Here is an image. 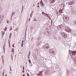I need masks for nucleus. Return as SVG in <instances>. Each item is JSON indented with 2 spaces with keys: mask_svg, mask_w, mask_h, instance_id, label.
Here are the masks:
<instances>
[{
  "mask_svg": "<svg viewBox=\"0 0 76 76\" xmlns=\"http://www.w3.org/2000/svg\"><path fill=\"white\" fill-rule=\"evenodd\" d=\"M45 3H47V2L48 1V0H45Z\"/></svg>",
  "mask_w": 76,
  "mask_h": 76,
  "instance_id": "2eb2a0df",
  "label": "nucleus"
},
{
  "mask_svg": "<svg viewBox=\"0 0 76 76\" xmlns=\"http://www.w3.org/2000/svg\"><path fill=\"white\" fill-rule=\"evenodd\" d=\"M23 76H25V75L24 74H23Z\"/></svg>",
  "mask_w": 76,
  "mask_h": 76,
  "instance_id": "393cba45",
  "label": "nucleus"
},
{
  "mask_svg": "<svg viewBox=\"0 0 76 76\" xmlns=\"http://www.w3.org/2000/svg\"><path fill=\"white\" fill-rule=\"evenodd\" d=\"M10 42H9V44H10Z\"/></svg>",
  "mask_w": 76,
  "mask_h": 76,
  "instance_id": "cd10ccee",
  "label": "nucleus"
},
{
  "mask_svg": "<svg viewBox=\"0 0 76 76\" xmlns=\"http://www.w3.org/2000/svg\"><path fill=\"white\" fill-rule=\"evenodd\" d=\"M37 20H35V21H37Z\"/></svg>",
  "mask_w": 76,
  "mask_h": 76,
  "instance_id": "f704fd0d",
  "label": "nucleus"
},
{
  "mask_svg": "<svg viewBox=\"0 0 76 76\" xmlns=\"http://www.w3.org/2000/svg\"><path fill=\"white\" fill-rule=\"evenodd\" d=\"M12 27L11 26L10 27V31H11V30H12Z\"/></svg>",
  "mask_w": 76,
  "mask_h": 76,
  "instance_id": "dca6fc26",
  "label": "nucleus"
},
{
  "mask_svg": "<svg viewBox=\"0 0 76 76\" xmlns=\"http://www.w3.org/2000/svg\"><path fill=\"white\" fill-rule=\"evenodd\" d=\"M15 44H14L12 45V47H15Z\"/></svg>",
  "mask_w": 76,
  "mask_h": 76,
  "instance_id": "f3484780",
  "label": "nucleus"
},
{
  "mask_svg": "<svg viewBox=\"0 0 76 76\" xmlns=\"http://www.w3.org/2000/svg\"><path fill=\"white\" fill-rule=\"evenodd\" d=\"M7 30V27H5V28L4 29V31H6Z\"/></svg>",
  "mask_w": 76,
  "mask_h": 76,
  "instance_id": "9b49d317",
  "label": "nucleus"
},
{
  "mask_svg": "<svg viewBox=\"0 0 76 76\" xmlns=\"http://www.w3.org/2000/svg\"><path fill=\"white\" fill-rule=\"evenodd\" d=\"M8 21H7V23H8Z\"/></svg>",
  "mask_w": 76,
  "mask_h": 76,
  "instance_id": "e433bc0d",
  "label": "nucleus"
},
{
  "mask_svg": "<svg viewBox=\"0 0 76 76\" xmlns=\"http://www.w3.org/2000/svg\"><path fill=\"white\" fill-rule=\"evenodd\" d=\"M55 51H56L55 49H51L49 50V52L52 54V53H55Z\"/></svg>",
  "mask_w": 76,
  "mask_h": 76,
  "instance_id": "7ed1b4c3",
  "label": "nucleus"
},
{
  "mask_svg": "<svg viewBox=\"0 0 76 76\" xmlns=\"http://www.w3.org/2000/svg\"><path fill=\"white\" fill-rule=\"evenodd\" d=\"M11 36H12V33H10V36H9L10 38H11Z\"/></svg>",
  "mask_w": 76,
  "mask_h": 76,
  "instance_id": "4468645a",
  "label": "nucleus"
},
{
  "mask_svg": "<svg viewBox=\"0 0 76 76\" xmlns=\"http://www.w3.org/2000/svg\"><path fill=\"white\" fill-rule=\"evenodd\" d=\"M70 5H72L73 4V3L72 2H71L70 3H69Z\"/></svg>",
  "mask_w": 76,
  "mask_h": 76,
  "instance_id": "1a4fd4ad",
  "label": "nucleus"
},
{
  "mask_svg": "<svg viewBox=\"0 0 76 76\" xmlns=\"http://www.w3.org/2000/svg\"><path fill=\"white\" fill-rule=\"evenodd\" d=\"M15 12H12V15H15Z\"/></svg>",
  "mask_w": 76,
  "mask_h": 76,
  "instance_id": "ddd939ff",
  "label": "nucleus"
},
{
  "mask_svg": "<svg viewBox=\"0 0 76 76\" xmlns=\"http://www.w3.org/2000/svg\"><path fill=\"white\" fill-rule=\"evenodd\" d=\"M14 51V48H12V49L11 52L12 53H13V52Z\"/></svg>",
  "mask_w": 76,
  "mask_h": 76,
  "instance_id": "f8f14e48",
  "label": "nucleus"
},
{
  "mask_svg": "<svg viewBox=\"0 0 76 76\" xmlns=\"http://www.w3.org/2000/svg\"><path fill=\"white\" fill-rule=\"evenodd\" d=\"M30 16L31 18H32V14H31Z\"/></svg>",
  "mask_w": 76,
  "mask_h": 76,
  "instance_id": "a211bd4d",
  "label": "nucleus"
},
{
  "mask_svg": "<svg viewBox=\"0 0 76 76\" xmlns=\"http://www.w3.org/2000/svg\"><path fill=\"white\" fill-rule=\"evenodd\" d=\"M23 73H24V71H23Z\"/></svg>",
  "mask_w": 76,
  "mask_h": 76,
  "instance_id": "c756f323",
  "label": "nucleus"
},
{
  "mask_svg": "<svg viewBox=\"0 0 76 76\" xmlns=\"http://www.w3.org/2000/svg\"><path fill=\"white\" fill-rule=\"evenodd\" d=\"M5 76H7V75H6Z\"/></svg>",
  "mask_w": 76,
  "mask_h": 76,
  "instance_id": "72a5a7b5",
  "label": "nucleus"
},
{
  "mask_svg": "<svg viewBox=\"0 0 76 76\" xmlns=\"http://www.w3.org/2000/svg\"><path fill=\"white\" fill-rule=\"evenodd\" d=\"M40 4H42V6H44V4H43V3H42V0H41Z\"/></svg>",
  "mask_w": 76,
  "mask_h": 76,
  "instance_id": "0eeeda50",
  "label": "nucleus"
},
{
  "mask_svg": "<svg viewBox=\"0 0 76 76\" xmlns=\"http://www.w3.org/2000/svg\"><path fill=\"white\" fill-rule=\"evenodd\" d=\"M45 46L47 49H48V48H50V44H47L45 45Z\"/></svg>",
  "mask_w": 76,
  "mask_h": 76,
  "instance_id": "20e7f679",
  "label": "nucleus"
},
{
  "mask_svg": "<svg viewBox=\"0 0 76 76\" xmlns=\"http://www.w3.org/2000/svg\"><path fill=\"white\" fill-rule=\"evenodd\" d=\"M12 70V68H11V66H10V70L11 71Z\"/></svg>",
  "mask_w": 76,
  "mask_h": 76,
  "instance_id": "412c9836",
  "label": "nucleus"
},
{
  "mask_svg": "<svg viewBox=\"0 0 76 76\" xmlns=\"http://www.w3.org/2000/svg\"><path fill=\"white\" fill-rule=\"evenodd\" d=\"M55 1V0H50L49 1L50 3H54Z\"/></svg>",
  "mask_w": 76,
  "mask_h": 76,
  "instance_id": "39448f33",
  "label": "nucleus"
},
{
  "mask_svg": "<svg viewBox=\"0 0 76 76\" xmlns=\"http://www.w3.org/2000/svg\"><path fill=\"white\" fill-rule=\"evenodd\" d=\"M37 7H39V5H38Z\"/></svg>",
  "mask_w": 76,
  "mask_h": 76,
  "instance_id": "bb28decb",
  "label": "nucleus"
},
{
  "mask_svg": "<svg viewBox=\"0 0 76 76\" xmlns=\"http://www.w3.org/2000/svg\"><path fill=\"white\" fill-rule=\"evenodd\" d=\"M37 4H39V3H38Z\"/></svg>",
  "mask_w": 76,
  "mask_h": 76,
  "instance_id": "c85d7f7f",
  "label": "nucleus"
},
{
  "mask_svg": "<svg viewBox=\"0 0 76 76\" xmlns=\"http://www.w3.org/2000/svg\"><path fill=\"white\" fill-rule=\"evenodd\" d=\"M30 19H29V20H30Z\"/></svg>",
  "mask_w": 76,
  "mask_h": 76,
  "instance_id": "473e14b6",
  "label": "nucleus"
},
{
  "mask_svg": "<svg viewBox=\"0 0 76 76\" xmlns=\"http://www.w3.org/2000/svg\"><path fill=\"white\" fill-rule=\"evenodd\" d=\"M23 41L22 40V42L23 43Z\"/></svg>",
  "mask_w": 76,
  "mask_h": 76,
  "instance_id": "2f4dec72",
  "label": "nucleus"
},
{
  "mask_svg": "<svg viewBox=\"0 0 76 76\" xmlns=\"http://www.w3.org/2000/svg\"><path fill=\"white\" fill-rule=\"evenodd\" d=\"M11 19H12V18H11Z\"/></svg>",
  "mask_w": 76,
  "mask_h": 76,
  "instance_id": "4c0bfd02",
  "label": "nucleus"
},
{
  "mask_svg": "<svg viewBox=\"0 0 76 76\" xmlns=\"http://www.w3.org/2000/svg\"><path fill=\"white\" fill-rule=\"evenodd\" d=\"M61 35L62 36H64V37H65V36H66V35H67V34H66L65 33H64L62 34Z\"/></svg>",
  "mask_w": 76,
  "mask_h": 76,
  "instance_id": "423d86ee",
  "label": "nucleus"
},
{
  "mask_svg": "<svg viewBox=\"0 0 76 76\" xmlns=\"http://www.w3.org/2000/svg\"><path fill=\"white\" fill-rule=\"evenodd\" d=\"M71 52L72 53H73V54H76V52L75 51H71Z\"/></svg>",
  "mask_w": 76,
  "mask_h": 76,
  "instance_id": "6e6552de",
  "label": "nucleus"
},
{
  "mask_svg": "<svg viewBox=\"0 0 76 76\" xmlns=\"http://www.w3.org/2000/svg\"><path fill=\"white\" fill-rule=\"evenodd\" d=\"M63 19L64 22H67L69 20V17L67 16H65L63 17Z\"/></svg>",
  "mask_w": 76,
  "mask_h": 76,
  "instance_id": "f257e3e1",
  "label": "nucleus"
},
{
  "mask_svg": "<svg viewBox=\"0 0 76 76\" xmlns=\"http://www.w3.org/2000/svg\"><path fill=\"white\" fill-rule=\"evenodd\" d=\"M23 70H24V67L23 66Z\"/></svg>",
  "mask_w": 76,
  "mask_h": 76,
  "instance_id": "a878e982",
  "label": "nucleus"
},
{
  "mask_svg": "<svg viewBox=\"0 0 76 76\" xmlns=\"http://www.w3.org/2000/svg\"><path fill=\"white\" fill-rule=\"evenodd\" d=\"M75 23L76 25V21L75 22Z\"/></svg>",
  "mask_w": 76,
  "mask_h": 76,
  "instance_id": "b1692460",
  "label": "nucleus"
},
{
  "mask_svg": "<svg viewBox=\"0 0 76 76\" xmlns=\"http://www.w3.org/2000/svg\"><path fill=\"white\" fill-rule=\"evenodd\" d=\"M65 30L66 31V32H71L72 31V30L70 28H69L68 27H66Z\"/></svg>",
  "mask_w": 76,
  "mask_h": 76,
  "instance_id": "f03ea898",
  "label": "nucleus"
},
{
  "mask_svg": "<svg viewBox=\"0 0 76 76\" xmlns=\"http://www.w3.org/2000/svg\"><path fill=\"white\" fill-rule=\"evenodd\" d=\"M21 46L22 47H23V42H22V44L21 45Z\"/></svg>",
  "mask_w": 76,
  "mask_h": 76,
  "instance_id": "6ab92c4d",
  "label": "nucleus"
},
{
  "mask_svg": "<svg viewBox=\"0 0 76 76\" xmlns=\"http://www.w3.org/2000/svg\"><path fill=\"white\" fill-rule=\"evenodd\" d=\"M44 13V12H42V13Z\"/></svg>",
  "mask_w": 76,
  "mask_h": 76,
  "instance_id": "7c9ffc66",
  "label": "nucleus"
},
{
  "mask_svg": "<svg viewBox=\"0 0 76 76\" xmlns=\"http://www.w3.org/2000/svg\"><path fill=\"white\" fill-rule=\"evenodd\" d=\"M40 73H42V71H41L39 72Z\"/></svg>",
  "mask_w": 76,
  "mask_h": 76,
  "instance_id": "4be33fe9",
  "label": "nucleus"
},
{
  "mask_svg": "<svg viewBox=\"0 0 76 76\" xmlns=\"http://www.w3.org/2000/svg\"><path fill=\"white\" fill-rule=\"evenodd\" d=\"M29 63H31V60H29Z\"/></svg>",
  "mask_w": 76,
  "mask_h": 76,
  "instance_id": "aec40b11",
  "label": "nucleus"
},
{
  "mask_svg": "<svg viewBox=\"0 0 76 76\" xmlns=\"http://www.w3.org/2000/svg\"><path fill=\"white\" fill-rule=\"evenodd\" d=\"M2 36H3L4 35V31H2Z\"/></svg>",
  "mask_w": 76,
  "mask_h": 76,
  "instance_id": "9d476101",
  "label": "nucleus"
},
{
  "mask_svg": "<svg viewBox=\"0 0 76 76\" xmlns=\"http://www.w3.org/2000/svg\"><path fill=\"white\" fill-rule=\"evenodd\" d=\"M62 9L61 10H63V7H62Z\"/></svg>",
  "mask_w": 76,
  "mask_h": 76,
  "instance_id": "5701e85b",
  "label": "nucleus"
},
{
  "mask_svg": "<svg viewBox=\"0 0 76 76\" xmlns=\"http://www.w3.org/2000/svg\"><path fill=\"white\" fill-rule=\"evenodd\" d=\"M29 53H30V51H29Z\"/></svg>",
  "mask_w": 76,
  "mask_h": 76,
  "instance_id": "c9c22d12",
  "label": "nucleus"
}]
</instances>
